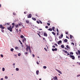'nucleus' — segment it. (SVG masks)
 Wrapping results in <instances>:
<instances>
[{
    "instance_id": "f257e3e1",
    "label": "nucleus",
    "mask_w": 80,
    "mask_h": 80,
    "mask_svg": "<svg viewBox=\"0 0 80 80\" xmlns=\"http://www.w3.org/2000/svg\"><path fill=\"white\" fill-rule=\"evenodd\" d=\"M14 26H12V27H11V26H10L9 27H8V30H9L10 32L12 31V28H13Z\"/></svg>"
},
{
    "instance_id": "f03ea898",
    "label": "nucleus",
    "mask_w": 80,
    "mask_h": 80,
    "mask_svg": "<svg viewBox=\"0 0 80 80\" xmlns=\"http://www.w3.org/2000/svg\"><path fill=\"white\" fill-rule=\"evenodd\" d=\"M27 48H26L27 52H28V50L29 49V50L30 53H31L32 51H31V50H30V47L29 46H28L27 45Z\"/></svg>"
},
{
    "instance_id": "7ed1b4c3",
    "label": "nucleus",
    "mask_w": 80,
    "mask_h": 80,
    "mask_svg": "<svg viewBox=\"0 0 80 80\" xmlns=\"http://www.w3.org/2000/svg\"><path fill=\"white\" fill-rule=\"evenodd\" d=\"M69 57H70V58H72V60H74V59H75V56H74L73 55H70L69 56Z\"/></svg>"
},
{
    "instance_id": "20e7f679",
    "label": "nucleus",
    "mask_w": 80,
    "mask_h": 80,
    "mask_svg": "<svg viewBox=\"0 0 80 80\" xmlns=\"http://www.w3.org/2000/svg\"><path fill=\"white\" fill-rule=\"evenodd\" d=\"M56 70L57 72H58L60 74H62V72H61V71H60L56 69Z\"/></svg>"
},
{
    "instance_id": "39448f33",
    "label": "nucleus",
    "mask_w": 80,
    "mask_h": 80,
    "mask_svg": "<svg viewBox=\"0 0 80 80\" xmlns=\"http://www.w3.org/2000/svg\"><path fill=\"white\" fill-rule=\"evenodd\" d=\"M78 52H76V54H77V55H80V51L79 50H78Z\"/></svg>"
},
{
    "instance_id": "423d86ee",
    "label": "nucleus",
    "mask_w": 80,
    "mask_h": 80,
    "mask_svg": "<svg viewBox=\"0 0 80 80\" xmlns=\"http://www.w3.org/2000/svg\"><path fill=\"white\" fill-rule=\"evenodd\" d=\"M32 18V14H29L28 16V18Z\"/></svg>"
},
{
    "instance_id": "0eeeda50",
    "label": "nucleus",
    "mask_w": 80,
    "mask_h": 80,
    "mask_svg": "<svg viewBox=\"0 0 80 80\" xmlns=\"http://www.w3.org/2000/svg\"><path fill=\"white\" fill-rule=\"evenodd\" d=\"M23 42H24V43H25V42H26V38H25V37H24L23 39V40L22 41Z\"/></svg>"
},
{
    "instance_id": "6e6552de",
    "label": "nucleus",
    "mask_w": 80,
    "mask_h": 80,
    "mask_svg": "<svg viewBox=\"0 0 80 80\" xmlns=\"http://www.w3.org/2000/svg\"><path fill=\"white\" fill-rule=\"evenodd\" d=\"M64 42L65 43H67V42H68V40L67 39H64Z\"/></svg>"
},
{
    "instance_id": "1a4fd4ad",
    "label": "nucleus",
    "mask_w": 80,
    "mask_h": 80,
    "mask_svg": "<svg viewBox=\"0 0 80 80\" xmlns=\"http://www.w3.org/2000/svg\"><path fill=\"white\" fill-rule=\"evenodd\" d=\"M58 45H59L60 43H62V41L60 40L58 42Z\"/></svg>"
},
{
    "instance_id": "9d476101",
    "label": "nucleus",
    "mask_w": 80,
    "mask_h": 80,
    "mask_svg": "<svg viewBox=\"0 0 80 80\" xmlns=\"http://www.w3.org/2000/svg\"><path fill=\"white\" fill-rule=\"evenodd\" d=\"M47 33H44V37H47Z\"/></svg>"
},
{
    "instance_id": "9b49d317",
    "label": "nucleus",
    "mask_w": 80,
    "mask_h": 80,
    "mask_svg": "<svg viewBox=\"0 0 80 80\" xmlns=\"http://www.w3.org/2000/svg\"><path fill=\"white\" fill-rule=\"evenodd\" d=\"M63 34H62L60 36V37L59 36V38H62V37H63Z\"/></svg>"
},
{
    "instance_id": "f8f14e48",
    "label": "nucleus",
    "mask_w": 80,
    "mask_h": 80,
    "mask_svg": "<svg viewBox=\"0 0 80 80\" xmlns=\"http://www.w3.org/2000/svg\"><path fill=\"white\" fill-rule=\"evenodd\" d=\"M37 75H38V73H39V71L37 70L36 72Z\"/></svg>"
},
{
    "instance_id": "ddd939ff",
    "label": "nucleus",
    "mask_w": 80,
    "mask_h": 80,
    "mask_svg": "<svg viewBox=\"0 0 80 80\" xmlns=\"http://www.w3.org/2000/svg\"><path fill=\"white\" fill-rule=\"evenodd\" d=\"M32 19L33 20H34V21H35L36 20V18H32Z\"/></svg>"
},
{
    "instance_id": "4468645a",
    "label": "nucleus",
    "mask_w": 80,
    "mask_h": 80,
    "mask_svg": "<svg viewBox=\"0 0 80 80\" xmlns=\"http://www.w3.org/2000/svg\"><path fill=\"white\" fill-rule=\"evenodd\" d=\"M61 48H64V45H61Z\"/></svg>"
},
{
    "instance_id": "2eb2a0df",
    "label": "nucleus",
    "mask_w": 80,
    "mask_h": 80,
    "mask_svg": "<svg viewBox=\"0 0 80 80\" xmlns=\"http://www.w3.org/2000/svg\"><path fill=\"white\" fill-rule=\"evenodd\" d=\"M26 22L27 23H29V21L28 20H26Z\"/></svg>"
},
{
    "instance_id": "dca6fc26",
    "label": "nucleus",
    "mask_w": 80,
    "mask_h": 80,
    "mask_svg": "<svg viewBox=\"0 0 80 80\" xmlns=\"http://www.w3.org/2000/svg\"><path fill=\"white\" fill-rule=\"evenodd\" d=\"M48 30H49V31H52V29L51 28H50L49 29H48Z\"/></svg>"
},
{
    "instance_id": "f3484780",
    "label": "nucleus",
    "mask_w": 80,
    "mask_h": 80,
    "mask_svg": "<svg viewBox=\"0 0 80 80\" xmlns=\"http://www.w3.org/2000/svg\"><path fill=\"white\" fill-rule=\"evenodd\" d=\"M63 52H64L65 53H68V52H67V51H65V50H64L63 51Z\"/></svg>"
},
{
    "instance_id": "a211bd4d",
    "label": "nucleus",
    "mask_w": 80,
    "mask_h": 80,
    "mask_svg": "<svg viewBox=\"0 0 80 80\" xmlns=\"http://www.w3.org/2000/svg\"><path fill=\"white\" fill-rule=\"evenodd\" d=\"M57 76H55L54 78V79H55V80H57Z\"/></svg>"
},
{
    "instance_id": "6ab92c4d",
    "label": "nucleus",
    "mask_w": 80,
    "mask_h": 80,
    "mask_svg": "<svg viewBox=\"0 0 80 80\" xmlns=\"http://www.w3.org/2000/svg\"><path fill=\"white\" fill-rule=\"evenodd\" d=\"M16 28H18V25L17 24L15 25Z\"/></svg>"
},
{
    "instance_id": "aec40b11",
    "label": "nucleus",
    "mask_w": 80,
    "mask_h": 80,
    "mask_svg": "<svg viewBox=\"0 0 80 80\" xmlns=\"http://www.w3.org/2000/svg\"><path fill=\"white\" fill-rule=\"evenodd\" d=\"M52 33L54 35H55V32H52Z\"/></svg>"
},
{
    "instance_id": "412c9836",
    "label": "nucleus",
    "mask_w": 80,
    "mask_h": 80,
    "mask_svg": "<svg viewBox=\"0 0 80 80\" xmlns=\"http://www.w3.org/2000/svg\"><path fill=\"white\" fill-rule=\"evenodd\" d=\"M21 38H23V37H23V35H21L20 36Z\"/></svg>"
},
{
    "instance_id": "4be33fe9",
    "label": "nucleus",
    "mask_w": 80,
    "mask_h": 80,
    "mask_svg": "<svg viewBox=\"0 0 80 80\" xmlns=\"http://www.w3.org/2000/svg\"><path fill=\"white\" fill-rule=\"evenodd\" d=\"M72 37H73V36L71 35H70V38L71 39L72 38Z\"/></svg>"
},
{
    "instance_id": "5701e85b",
    "label": "nucleus",
    "mask_w": 80,
    "mask_h": 80,
    "mask_svg": "<svg viewBox=\"0 0 80 80\" xmlns=\"http://www.w3.org/2000/svg\"><path fill=\"white\" fill-rule=\"evenodd\" d=\"M43 68H44V69H46V68H47V67L44 66H43Z\"/></svg>"
},
{
    "instance_id": "b1692460",
    "label": "nucleus",
    "mask_w": 80,
    "mask_h": 80,
    "mask_svg": "<svg viewBox=\"0 0 80 80\" xmlns=\"http://www.w3.org/2000/svg\"><path fill=\"white\" fill-rule=\"evenodd\" d=\"M52 28V30H55V27H53Z\"/></svg>"
},
{
    "instance_id": "393cba45",
    "label": "nucleus",
    "mask_w": 80,
    "mask_h": 80,
    "mask_svg": "<svg viewBox=\"0 0 80 80\" xmlns=\"http://www.w3.org/2000/svg\"><path fill=\"white\" fill-rule=\"evenodd\" d=\"M16 71H18V70H19V69H18V68H16Z\"/></svg>"
},
{
    "instance_id": "a878e982",
    "label": "nucleus",
    "mask_w": 80,
    "mask_h": 80,
    "mask_svg": "<svg viewBox=\"0 0 80 80\" xmlns=\"http://www.w3.org/2000/svg\"><path fill=\"white\" fill-rule=\"evenodd\" d=\"M2 71L4 72L5 71V68H2Z\"/></svg>"
},
{
    "instance_id": "bb28decb",
    "label": "nucleus",
    "mask_w": 80,
    "mask_h": 80,
    "mask_svg": "<svg viewBox=\"0 0 80 80\" xmlns=\"http://www.w3.org/2000/svg\"><path fill=\"white\" fill-rule=\"evenodd\" d=\"M13 50H14L13 48H11V52H13Z\"/></svg>"
},
{
    "instance_id": "cd10ccee",
    "label": "nucleus",
    "mask_w": 80,
    "mask_h": 80,
    "mask_svg": "<svg viewBox=\"0 0 80 80\" xmlns=\"http://www.w3.org/2000/svg\"><path fill=\"white\" fill-rule=\"evenodd\" d=\"M70 54H71V55H73V52H71L70 53Z\"/></svg>"
},
{
    "instance_id": "c85d7f7f",
    "label": "nucleus",
    "mask_w": 80,
    "mask_h": 80,
    "mask_svg": "<svg viewBox=\"0 0 80 80\" xmlns=\"http://www.w3.org/2000/svg\"><path fill=\"white\" fill-rule=\"evenodd\" d=\"M44 49L45 50V51H46V52H47V51H48V50L46 48H44Z\"/></svg>"
},
{
    "instance_id": "c756f323",
    "label": "nucleus",
    "mask_w": 80,
    "mask_h": 80,
    "mask_svg": "<svg viewBox=\"0 0 80 80\" xmlns=\"http://www.w3.org/2000/svg\"><path fill=\"white\" fill-rule=\"evenodd\" d=\"M25 55H28V52H26L24 53Z\"/></svg>"
},
{
    "instance_id": "7c9ffc66",
    "label": "nucleus",
    "mask_w": 80,
    "mask_h": 80,
    "mask_svg": "<svg viewBox=\"0 0 80 80\" xmlns=\"http://www.w3.org/2000/svg\"><path fill=\"white\" fill-rule=\"evenodd\" d=\"M66 47L67 48H69V46L68 45H67L66 46Z\"/></svg>"
},
{
    "instance_id": "2f4dec72",
    "label": "nucleus",
    "mask_w": 80,
    "mask_h": 80,
    "mask_svg": "<svg viewBox=\"0 0 80 80\" xmlns=\"http://www.w3.org/2000/svg\"><path fill=\"white\" fill-rule=\"evenodd\" d=\"M39 22L40 23H41V24H42V21H41V20H39Z\"/></svg>"
},
{
    "instance_id": "473e14b6",
    "label": "nucleus",
    "mask_w": 80,
    "mask_h": 80,
    "mask_svg": "<svg viewBox=\"0 0 80 80\" xmlns=\"http://www.w3.org/2000/svg\"><path fill=\"white\" fill-rule=\"evenodd\" d=\"M12 25H13V26H14V27H15V23H12Z\"/></svg>"
},
{
    "instance_id": "72a5a7b5",
    "label": "nucleus",
    "mask_w": 80,
    "mask_h": 80,
    "mask_svg": "<svg viewBox=\"0 0 80 80\" xmlns=\"http://www.w3.org/2000/svg\"><path fill=\"white\" fill-rule=\"evenodd\" d=\"M47 24H48V26H50V23L47 22Z\"/></svg>"
},
{
    "instance_id": "f704fd0d",
    "label": "nucleus",
    "mask_w": 80,
    "mask_h": 80,
    "mask_svg": "<svg viewBox=\"0 0 80 80\" xmlns=\"http://www.w3.org/2000/svg\"><path fill=\"white\" fill-rule=\"evenodd\" d=\"M1 29H5V27H4L2 26Z\"/></svg>"
},
{
    "instance_id": "c9c22d12",
    "label": "nucleus",
    "mask_w": 80,
    "mask_h": 80,
    "mask_svg": "<svg viewBox=\"0 0 80 80\" xmlns=\"http://www.w3.org/2000/svg\"><path fill=\"white\" fill-rule=\"evenodd\" d=\"M18 56H20V55H21V54H20V53H19L18 54Z\"/></svg>"
},
{
    "instance_id": "e433bc0d",
    "label": "nucleus",
    "mask_w": 80,
    "mask_h": 80,
    "mask_svg": "<svg viewBox=\"0 0 80 80\" xmlns=\"http://www.w3.org/2000/svg\"><path fill=\"white\" fill-rule=\"evenodd\" d=\"M3 26H2V25H0V28H2V27Z\"/></svg>"
},
{
    "instance_id": "4c0bfd02",
    "label": "nucleus",
    "mask_w": 80,
    "mask_h": 80,
    "mask_svg": "<svg viewBox=\"0 0 80 80\" xmlns=\"http://www.w3.org/2000/svg\"><path fill=\"white\" fill-rule=\"evenodd\" d=\"M5 79H8V77H7V76H6L5 77Z\"/></svg>"
},
{
    "instance_id": "58836bf2",
    "label": "nucleus",
    "mask_w": 80,
    "mask_h": 80,
    "mask_svg": "<svg viewBox=\"0 0 80 80\" xmlns=\"http://www.w3.org/2000/svg\"><path fill=\"white\" fill-rule=\"evenodd\" d=\"M1 31H2V32H3V33L4 32V30L2 29L1 30Z\"/></svg>"
},
{
    "instance_id": "ea45409f",
    "label": "nucleus",
    "mask_w": 80,
    "mask_h": 80,
    "mask_svg": "<svg viewBox=\"0 0 80 80\" xmlns=\"http://www.w3.org/2000/svg\"><path fill=\"white\" fill-rule=\"evenodd\" d=\"M54 45L56 46V47H57L58 46V45H57V43L54 44Z\"/></svg>"
},
{
    "instance_id": "a19ab883",
    "label": "nucleus",
    "mask_w": 80,
    "mask_h": 80,
    "mask_svg": "<svg viewBox=\"0 0 80 80\" xmlns=\"http://www.w3.org/2000/svg\"><path fill=\"white\" fill-rule=\"evenodd\" d=\"M52 51H53V52H54L55 49H52Z\"/></svg>"
},
{
    "instance_id": "79ce46f5",
    "label": "nucleus",
    "mask_w": 80,
    "mask_h": 80,
    "mask_svg": "<svg viewBox=\"0 0 80 80\" xmlns=\"http://www.w3.org/2000/svg\"><path fill=\"white\" fill-rule=\"evenodd\" d=\"M13 15H16V13H15V12H13Z\"/></svg>"
},
{
    "instance_id": "37998d69",
    "label": "nucleus",
    "mask_w": 80,
    "mask_h": 80,
    "mask_svg": "<svg viewBox=\"0 0 80 80\" xmlns=\"http://www.w3.org/2000/svg\"><path fill=\"white\" fill-rule=\"evenodd\" d=\"M1 57H2V58H3V55H2V54H1Z\"/></svg>"
},
{
    "instance_id": "c03bdc74",
    "label": "nucleus",
    "mask_w": 80,
    "mask_h": 80,
    "mask_svg": "<svg viewBox=\"0 0 80 80\" xmlns=\"http://www.w3.org/2000/svg\"><path fill=\"white\" fill-rule=\"evenodd\" d=\"M38 35H39V37H41V36H40V34H39V33H38Z\"/></svg>"
},
{
    "instance_id": "a18cd8bd",
    "label": "nucleus",
    "mask_w": 80,
    "mask_h": 80,
    "mask_svg": "<svg viewBox=\"0 0 80 80\" xmlns=\"http://www.w3.org/2000/svg\"><path fill=\"white\" fill-rule=\"evenodd\" d=\"M68 32H66V35H68Z\"/></svg>"
},
{
    "instance_id": "49530a36",
    "label": "nucleus",
    "mask_w": 80,
    "mask_h": 80,
    "mask_svg": "<svg viewBox=\"0 0 80 80\" xmlns=\"http://www.w3.org/2000/svg\"><path fill=\"white\" fill-rule=\"evenodd\" d=\"M54 50L55 51H57V48H55V49H54Z\"/></svg>"
},
{
    "instance_id": "de8ad7c7",
    "label": "nucleus",
    "mask_w": 80,
    "mask_h": 80,
    "mask_svg": "<svg viewBox=\"0 0 80 80\" xmlns=\"http://www.w3.org/2000/svg\"><path fill=\"white\" fill-rule=\"evenodd\" d=\"M37 22L38 23V24H39L40 23V22L38 21H37Z\"/></svg>"
},
{
    "instance_id": "09e8293b",
    "label": "nucleus",
    "mask_w": 80,
    "mask_h": 80,
    "mask_svg": "<svg viewBox=\"0 0 80 80\" xmlns=\"http://www.w3.org/2000/svg\"><path fill=\"white\" fill-rule=\"evenodd\" d=\"M35 15L36 17H38V14H36Z\"/></svg>"
},
{
    "instance_id": "8fccbe9b",
    "label": "nucleus",
    "mask_w": 80,
    "mask_h": 80,
    "mask_svg": "<svg viewBox=\"0 0 80 80\" xmlns=\"http://www.w3.org/2000/svg\"><path fill=\"white\" fill-rule=\"evenodd\" d=\"M45 28H48V26H46L45 27Z\"/></svg>"
},
{
    "instance_id": "3c124183",
    "label": "nucleus",
    "mask_w": 80,
    "mask_h": 80,
    "mask_svg": "<svg viewBox=\"0 0 80 80\" xmlns=\"http://www.w3.org/2000/svg\"><path fill=\"white\" fill-rule=\"evenodd\" d=\"M57 31L58 32V29L57 28Z\"/></svg>"
},
{
    "instance_id": "603ef678",
    "label": "nucleus",
    "mask_w": 80,
    "mask_h": 80,
    "mask_svg": "<svg viewBox=\"0 0 80 80\" xmlns=\"http://www.w3.org/2000/svg\"><path fill=\"white\" fill-rule=\"evenodd\" d=\"M18 47H15V49H18Z\"/></svg>"
},
{
    "instance_id": "864d4df0",
    "label": "nucleus",
    "mask_w": 80,
    "mask_h": 80,
    "mask_svg": "<svg viewBox=\"0 0 80 80\" xmlns=\"http://www.w3.org/2000/svg\"><path fill=\"white\" fill-rule=\"evenodd\" d=\"M37 64H38V65H39V62H37Z\"/></svg>"
},
{
    "instance_id": "5fc2aeb1",
    "label": "nucleus",
    "mask_w": 80,
    "mask_h": 80,
    "mask_svg": "<svg viewBox=\"0 0 80 80\" xmlns=\"http://www.w3.org/2000/svg\"><path fill=\"white\" fill-rule=\"evenodd\" d=\"M7 25H10V23L8 22L7 23Z\"/></svg>"
},
{
    "instance_id": "6e6d98bb",
    "label": "nucleus",
    "mask_w": 80,
    "mask_h": 80,
    "mask_svg": "<svg viewBox=\"0 0 80 80\" xmlns=\"http://www.w3.org/2000/svg\"><path fill=\"white\" fill-rule=\"evenodd\" d=\"M52 47L53 48H55V46L53 45V46H52Z\"/></svg>"
},
{
    "instance_id": "4d7b16f0",
    "label": "nucleus",
    "mask_w": 80,
    "mask_h": 80,
    "mask_svg": "<svg viewBox=\"0 0 80 80\" xmlns=\"http://www.w3.org/2000/svg\"><path fill=\"white\" fill-rule=\"evenodd\" d=\"M32 55L33 57H35V55L34 54H33Z\"/></svg>"
},
{
    "instance_id": "13d9d810",
    "label": "nucleus",
    "mask_w": 80,
    "mask_h": 80,
    "mask_svg": "<svg viewBox=\"0 0 80 80\" xmlns=\"http://www.w3.org/2000/svg\"><path fill=\"white\" fill-rule=\"evenodd\" d=\"M71 44H72V45H74V43H73V42H72Z\"/></svg>"
},
{
    "instance_id": "bf43d9fd",
    "label": "nucleus",
    "mask_w": 80,
    "mask_h": 80,
    "mask_svg": "<svg viewBox=\"0 0 80 80\" xmlns=\"http://www.w3.org/2000/svg\"><path fill=\"white\" fill-rule=\"evenodd\" d=\"M80 75H77V77H80Z\"/></svg>"
},
{
    "instance_id": "052dcab7",
    "label": "nucleus",
    "mask_w": 80,
    "mask_h": 80,
    "mask_svg": "<svg viewBox=\"0 0 80 80\" xmlns=\"http://www.w3.org/2000/svg\"><path fill=\"white\" fill-rule=\"evenodd\" d=\"M67 55H70V53H68Z\"/></svg>"
},
{
    "instance_id": "680f3d73",
    "label": "nucleus",
    "mask_w": 80,
    "mask_h": 80,
    "mask_svg": "<svg viewBox=\"0 0 80 80\" xmlns=\"http://www.w3.org/2000/svg\"><path fill=\"white\" fill-rule=\"evenodd\" d=\"M12 65H13V66H15V64L13 63V64Z\"/></svg>"
},
{
    "instance_id": "e2e57ef3",
    "label": "nucleus",
    "mask_w": 80,
    "mask_h": 80,
    "mask_svg": "<svg viewBox=\"0 0 80 80\" xmlns=\"http://www.w3.org/2000/svg\"><path fill=\"white\" fill-rule=\"evenodd\" d=\"M66 38H68V39H69V38H68V37H67V36H66Z\"/></svg>"
},
{
    "instance_id": "0e129e2a",
    "label": "nucleus",
    "mask_w": 80,
    "mask_h": 80,
    "mask_svg": "<svg viewBox=\"0 0 80 80\" xmlns=\"http://www.w3.org/2000/svg\"><path fill=\"white\" fill-rule=\"evenodd\" d=\"M46 46L48 49V46H47V45H46Z\"/></svg>"
},
{
    "instance_id": "69168bd1",
    "label": "nucleus",
    "mask_w": 80,
    "mask_h": 80,
    "mask_svg": "<svg viewBox=\"0 0 80 80\" xmlns=\"http://www.w3.org/2000/svg\"><path fill=\"white\" fill-rule=\"evenodd\" d=\"M18 25L19 26H20V25H21V24H20V23H19L18 24Z\"/></svg>"
},
{
    "instance_id": "338daca9",
    "label": "nucleus",
    "mask_w": 80,
    "mask_h": 80,
    "mask_svg": "<svg viewBox=\"0 0 80 80\" xmlns=\"http://www.w3.org/2000/svg\"><path fill=\"white\" fill-rule=\"evenodd\" d=\"M1 80H3V78H1Z\"/></svg>"
},
{
    "instance_id": "774afa93",
    "label": "nucleus",
    "mask_w": 80,
    "mask_h": 80,
    "mask_svg": "<svg viewBox=\"0 0 80 80\" xmlns=\"http://www.w3.org/2000/svg\"><path fill=\"white\" fill-rule=\"evenodd\" d=\"M24 14H26V12H24Z\"/></svg>"
}]
</instances>
